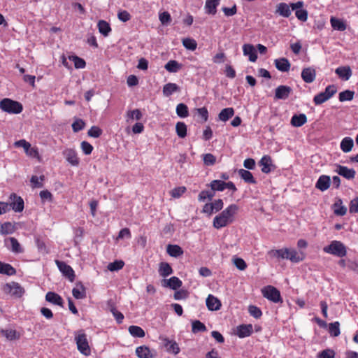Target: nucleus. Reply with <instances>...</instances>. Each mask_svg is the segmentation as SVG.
I'll list each match as a JSON object with an SVG mask.
<instances>
[{
	"label": "nucleus",
	"instance_id": "obj_1",
	"mask_svg": "<svg viewBox=\"0 0 358 358\" xmlns=\"http://www.w3.org/2000/svg\"><path fill=\"white\" fill-rule=\"evenodd\" d=\"M239 208L236 204L232 203L225 208L213 219V226L216 229L225 227L235 221Z\"/></svg>",
	"mask_w": 358,
	"mask_h": 358
},
{
	"label": "nucleus",
	"instance_id": "obj_2",
	"mask_svg": "<svg viewBox=\"0 0 358 358\" xmlns=\"http://www.w3.org/2000/svg\"><path fill=\"white\" fill-rule=\"evenodd\" d=\"M0 109L10 114H19L23 110L21 103L8 98H4L0 101Z\"/></svg>",
	"mask_w": 358,
	"mask_h": 358
},
{
	"label": "nucleus",
	"instance_id": "obj_3",
	"mask_svg": "<svg viewBox=\"0 0 358 358\" xmlns=\"http://www.w3.org/2000/svg\"><path fill=\"white\" fill-rule=\"evenodd\" d=\"M75 341L77 345V348L81 354L85 356L90 355L91 350L87 338V335L83 330L76 333Z\"/></svg>",
	"mask_w": 358,
	"mask_h": 358
},
{
	"label": "nucleus",
	"instance_id": "obj_4",
	"mask_svg": "<svg viewBox=\"0 0 358 358\" xmlns=\"http://www.w3.org/2000/svg\"><path fill=\"white\" fill-rule=\"evenodd\" d=\"M207 186L210 188L214 194L216 192H222L226 189L231 191L232 193L237 191L236 187L231 181L224 182L222 180H213Z\"/></svg>",
	"mask_w": 358,
	"mask_h": 358
},
{
	"label": "nucleus",
	"instance_id": "obj_5",
	"mask_svg": "<svg viewBox=\"0 0 358 358\" xmlns=\"http://www.w3.org/2000/svg\"><path fill=\"white\" fill-rule=\"evenodd\" d=\"M2 289L5 294L16 299L21 298L25 293L24 287L14 281L5 284Z\"/></svg>",
	"mask_w": 358,
	"mask_h": 358
},
{
	"label": "nucleus",
	"instance_id": "obj_6",
	"mask_svg": "<svg viewBox=\"0 0 358 358\" xmlns=\"http://www.w3.org/2000/svg\"><path fill=\"white\" fill-rule=\"evenodd\" d=\"M324 252L339 257H345L347 254L346 248L343 243L338 241H333L323 248Z\"/></svg>",
	"mask_w": 358,
	"mask_h": 358
},
{
	"label": "nucleus",
	"instance_id": "obj_7",
	"mask_svg": "<svg viewBox=\"0 0 358 358\" xmlns=\"http://www.w3.org/2000/svg\"><path fill=\"white\" fill-rule=\"evenodd\" d=\"M261 292L264 298L273 303H282L280 291L273 286H265L262 289Z\"/></svg>",
	"mask_w": 358,
	"mask_h": 358
},
{
	"label": "nucleus",
	"instance_id": "obj_8",
	"mask_svg": "<svg viewBox=\"0 0 358 358\" xmlns=\"http://www.w3.org/2000/svg\"><path fill=\"white\" fill-rule=\"evenodd\" d=\"M336 92L337 87L334 85H328L324 92L314 96L313 102L315 105H320L331 98Z\"/></svg>",
	"mask_w": 358,
	"mask_h": 358
},
{
	"label": "nucleus",
	"instance_id": "obj_9",
	"mask_svg": "<svg viewBox=\"0 0 358 358\" xmlns=\"http://www.w3.org/2000/svg\"><path fill=\"white\" fill-rule=\"evenodd\" d=\"M17 148H23L26 155L30 157L40 160V155L36 147H31V144L24 139H21L14 143Z\"/></svg>",
	"mask_w": 358,
	"mask_h": 358
},
{
	"label": "nucleus",
	"instance_id": "obj_10",
	"mask_svg": "<svg viewBox=\"0 0 358 358\" xmlns=\"http://www.w3.org/2000/svg\"><path fill=\"white\" fill-rule=\"evenodd\" d=\"M10 203L9 208L10 207L15 212L21 213L24 210V200L22 198L15 193H12L9 196Z\"/></svg>",
	"mask_w": 358,
	"mask_h": 358
},
{
	"label": "nucleus",
	"instance_id": "obj_11",
	"mask_svg": "<svg viewBox=\"0 0 358 358\" xmlns=\"http://www.w3.org/2000/svg\"><path fill=\"white\" fill-rule=\"evenodd\" d=\"M303 2L301 1L291 3L292 10H295L296 17L301 22H306L308 20V11L303 8Z\"/></svg>",
	"mask_w": 358,
	"mask_h": 358
},
{
	"label": "nucleus",
	"instance_id": "obj_12",
	"mask_svg": "<svg viewBox=\"0 0 358 358\" xmlns=\"http://www.w3.org/2000/svg\"><path fill=\"white\" fill-rule=\"evenodd\" d=\"M55 263L59 270L65 275L71 282L75 280V273L73 268L64 262L56 260Z\"/></svg>",
	"mask_w": 358,
	"mask_h": 358
},
{
	"label": "nucleus",
	"instance_id": "obj_13",
	"mask_svg": "<svg viewBox=\"0 0 358 358\" xmlns=\"http://www.w3.org/2000/svg\"><path fill=\"white\" fill-rule=\"evenodd\" d=\"M63 155L66 160L73 166H78L80 163L79 158L76 150L73 148H66L63 151Z\"/></svg>",
	"mask_w": 358,
	"mask_h": 358
},
{
	"label": "nucleus",
	"instance_id": "obj_14",
	"mask_svg": "<svg viewBox=\"0 0 358 358\" xmlns=\"http://www.w3.org/2000/svg\"><path fill=\"white\" fill-rule=\"evenodd\" d=\"M259 164L261 166V171L264 173H268L275 169V165L273 164L272 159L269 155L263 156Z\"/></svg>",
	"mask_w": 358,
	"mask_h": 358
},
{
	"label": "nucleus",
	"instance_id": "obj_15",
	"mask_svg": "<svg viewBox=\"0 0 358 358\" xmlns=\"http://www.w3.org/2000/svg\"><path fill=\"white\" fill-rule=\"evenodd\" d=\"M306 254L303 252H298L293 248H287V259L292 263H299L304 260Z\"/></svg>",
	"mask_w": 358,
	"mask_h": 358
},
{
	"label": "nucleus",
	"instance_id": "obj_16",
	"mask_svg": "<svg viewBox=\"0 0 358 358\" xmlns=\"http://www.w3.org/2000/svg\"><path fill=\"white\" fill-rule=\"evenodd\" d=\"M336 169L335 171L340 176L344 177L348 180H351L355 178L356 175V171L353 169H349L347 166L336 164Z\"/></svg>",
	"mask_w": 358,
	"mask_h": 358
},
{
	"label": "nucleus",
	"instance_id": "obj_17",
	"mask_svg": "<svg viewBox=\"0 0 358 358\" xmlns=\"http://www.w3.org/2000/svg\"><path fill=\"white\" fill-rule=\"evenodd\" d=\"M161 340L168 352L174 355H178L180 352V348L175 341L170 340L168 338H162Z\"/></svg>",
	"mask_w": 358,
	"mask_h": 358
},
{
	"label": "nucleus",
	"instance_id": "obj_18",
	"mask_svg": "<svg viewBox=\"0 0 358 358\" xmlns=\"http://www.w3.org/2000/svg\"><path fill=\"white\" fill-rule=\"evenodd\" d=\"M206 304L208 309L211 311L218 310L222 306L220 300L213 294L208 296L206 300Z\"/></svg>",
	"mask_w": 358,
	"mask_h": 358
},
{
	"label": "nucleus",
	"instance_id": "obj_19",
	"mask_svg": "<svg viewBox=\"0 0 358 358\" xmlns=\"http://www.w3.org/2000/svg\"><path fill=\"white\" fill-rule=\"evenodd\" d=\"M291 3H280L276 6L275 13L283 17H289L292 14Z\"/></svg>",
	"mask_w": 358,
	"mask_h": 358
},
{
	"label": "nucleus",
	"instance_id": "obj_20",
	"mask_svg": "<svg viewBox=\"0 0 358 358\" xmlns=\"http://www.w3.org/2000/svg\"><path fill=\"white\" fill-rule=\"evenodd\" d=\"M243 52L245 56L248 57V59L255 62L257 59V53L255 46L252 44H244L243 45Z\"/></svg>",
	"mask_w": 358,
	"mask_h": 358
},
{
	"label": "nucleus",
	"instance_id": "obj_21",
	"mask_svg": "<svg viewBox=\"0 0 358 358\" xmlns=\"http://www.w3.org/2000/svg\"><path fill=\"white\" fill-rule=\"evenodd\" d=\"M136 354L138 358H155V352L148 346L141 345L136 349Z\"/></svg>",
	"mask_w": 358,
	"mask_h": 358
},
{
	"label": "nucleus",
	"instance_id": "obj_22",
	"mask_svg": "<svg viewBox=\"0 0 358 358\" xmlns=\"http://www.w3.org/2000/svg\"><path fill=\"white\" fill-rule=\"evenodd\" d=\"M292 92V88L287 85H280L275 91V97L277 99H286Z\"/></svg>",
	"mask_w": 358,
	"mask_h": 358
},
{
	"label": "nucleus",
	"instance_id": "obj_23",
	"mask_svg": "<svg viewBox=\"0 0 358 358\" xmlns=\"http://www.w3.org/2000/svg\"><path fill=\"white\" fill-rule=\"evenodd\" d=\"M316 77L315 69L311 67L305 68L302 70L301 78L306 83H313Z\"/></svg>",
	"mask_w": 358,
	"mask_h": 358
},
{
	"label": "nucleus",
	"instance_id": "obj_24",
	"mask_svg": "<svg viewBox=\"0 0 358 358\" xmlns=\"http://www.w3.org/2000/svg\"><path fill=\"white\" fill-rule=\"evenodd\" d=\"M182 285V281L176 276H173L169 279L164 280L162 281V286L169 287L172 289L176 290L180 288Z\"/></svg>",
	"mask_w": 358,
	"mask_h": 358
},
{
	"label": "nucleus",
	"instance_id": "obj_25",
	"mask_svg": "<svg viewBox=\"0 0 358 358\" xmlns=\"http://www.w3.org/2000/svg\"><path fill=\"white\" fill-rule=\"evenodd\" d=\"M331 178L329 176L322 175L319 177L315 187L322 192L326 191L330 187Z\"/></svg>",
	"mask_w": 358,
	"mask_h": 358
},
{
	"label": "nucleus",
	"instance_id": "obj_26",
	"mask_svg": "<svg viewBox=\"0 0 358 358\" xmlns=\"http://www.w3.org/2000/svg\"><path fill=\"white\" fill-rule=\"evenodd\" d=\"M7 242H9L10 243V247L9 248V250L15 254H20L24 252L23 248L21 246L20 243L15 238L10 237L5 241L6 245L7 244Z\"/></svg>",
	"mask_w": 358,
	"mask_h": 358
},
{
	"label": "nucleus",
	"instance_id": "obj_27",
	"mask_svg": "<svg viewBox=\"0 0 358 358\" xmlns=\"http://www.w3.org/2000/svg\"><path fill=\"white\" fill-rule=\"evenodd\" d=\"M45 300L54 305H57L61 307L63 306V299L55 292H48L45 295Z\"/></svg>",
	"mask_w": 358,
	"mask_h": 358
},
{
	"label": "nucleus",
	"instance_id": "obj_28",
	"mask_svg": "<svg viewBox=\"0 0 358 358\" xmlns=\"http://www.w3.org/2000/svg\"><path fill=\"white\" fill-rule=\"evenodd\" d=\"M252 333V324H241L236 328V335L239 338H245L251 335Z\"/></svg>",
	"mask_w": 358,
	"mask_h": 358
},
{
	"label": "nucleus",
	"instance_id": "obj_29",
	"mask_svg": "<svg viewBox=\"0 0 358 358\" xmlns=\"http://www.w3.org/2000/svg\"><path fill=\"white\" fill-rule=\"evenodd\" d=\"M220 0H206L205 3V11L208 15H215L217 13V8L220 5Z\"/></svg>",
	"mask_w": 358,
	"mask_h": 358
},
{
	"label": "nucleus",
	"instance_id": "obj_30",
	"mask_svg": "<svg viewBox=\"0 0 358 358\" xmlns=\"http://www.w3.org/2000/svg\"><path fill=\"white\" fill-rule=\"evenodd\" d=\"M0 333L8 341L18 340L21 337V334L13 329H1Z\"/></svg>",
	"mask_w": 358,
	"mask_h": 358
},
{
	"label": "nucleus",
	"instance_id": "obj_31",
	"mask_svg": "<svg viewBox=\"0 0 358 358\" xmlns=\"http://www.w3.org/2000/svg\"><path fill=\"white\" fill-rule=\"evenodd\" d=\"M307 122V117L305 114L301 113L299 115H294L292 118L290 123L293 127H300Z\"/></svg>",
	"mask_w": 358,
	"mask_h": 358
},
{
	"label": "nucleus",
	"instance_id": "obj_32",
	"mask_svg": "<svg viewBox=\"0 0 358 358\" xmlns=\"http://www.w3.org/2000/svg\"><path fill=\"white\" fill-rule=\"evenodd\" d=\"M166 252L171 257L177 258L183 255V250L178 245L169 244L166 247Z\"/></svg>",
	"mask_w": 358,
	"mask_h": 358
},
{
	"label": "nucleus",
	"instance_id": "obj_33",
	"mask_svg": "<svg viewBox=\"0 0 358 358\" xmlns=\"http://www.w3.org/2000/svg\"><path fill=\"white\" fill-rule=\"evenodd\" d=\"M274 63L276 69L282 72H287L290 69V63L287 59H277Z\"/></svg>",
	"mask_w": 358,
	"mask_h": 358
},
{
	"label": "nucleus",
	"instance_id": "obj_34",
	"mask_svg": "<svg viewBox=\"0 0 358 358\" xmlns=\"http://www.w3.org/2000/svg\"><path fill=\"white\" fill-rule=\"evenodd\" d=\"M336 73L344 80H348L352 76V71L350 66H340L336 71Z\"/></svg>",
	"mask_w": 358,
	"mask_h": 358
},
{
	"label": "nucleus",
	"instance_id": "obj_35",
	"mask_svg": "<svg viewBox=\"0 0 358 358\" xmlns=\"http://www.w3.org/2000/svg\"><path fill=\"white\" fill-rule=\"evenodd\" d=\"M287 248H285L278 250H271L270 251L268 252V255H269L271 258L284 259H287Z\"/></svg>",
	"mask_w": 358,
	"mask_h": 358
},
{
	"label": "nucleus",
	"instance_id": "obj_36",
	"mask_svg": "<svg viewBox=\"0 0 358 358\" xmlns=\"http://www.w3.org/2000/svg\"><path fill=\"white\" fill-rule=\"evenodd\" d=\"M353 146L354 141L351 137L343 138L340 144V148L341 150L345 153L350 152Z\"/></svg>",
	"mask_w": 358,
	"mask_h": 358
},
{
	"label": "nucleus",
	"instance_id": "obj_37",
	"mask_svg": "<svg viewBox=\"0 0 358 358\" xmlns=\"http://www.w3.org/2000/svg\"><path fill=\"white\" fill-rule=\"evenodd\" d=\"M180 87L176 83H169L166 84L163 87V94L168 97L171 96L172 94L179 92Z\"/></svg>",
	"mask_w": 358,
	"mask_h": 358
},
{
	"label": "nucleus",
	"instance_id": "obj_38",
	"mask_svg": "<svg viewBox=\"0 0 358 358\" xmlns=\"http://www.w3.org/2000/svg\"><path fill=\"white\" fill-rule=\"evenodd\" d=\"M333 210L335 215L339 216H343L347 213V208L343 205L341 199H338L336 202L333 205Z\"/></svg>",
	"mask_w": 358,
	"mask_h": 358
},
{
	"label": "nucleus",
	"instance_id": "obj_39",
	"mask_svg": "<svg viewBox=\"0 0 358 358\" xmlns=\"http://www.w3.org/2000/svg\"><path fill=\"white\" fill-rule=\"evenodd\" d=\"M330 23L332 28L338 31H344L346 29V24L343 20L331 17L330 19Z\"/></svg>",
	"mask_w": 358,
	"mask_h": 358
},
{
	"label": "nucleus",
	"instance_id": "obj_40",
	"mask_svg": "<svg viewBox=\"0 0 358 358\" xmlns=\"http://www.w3.org/2000/svg\"><path fill=\"white\" fill-rule=\"evenodd\" d=\"M99 31L105 37L108 36L111 31V28L106 21L99 20L97 24Z\"/></svg>",
	"mask_w": 358,
	"mask_h": 358
},
{
	"label": "nucleus",
	"instance_id": "obj_41",
	"mask_svg": "<svg viewBox=\"0 0 358 358\" xmlns=\"http://www.w3.org/2000/svg\"><path fill=\"white\" fill-rule=\"evenodd\" d=\"M0 273L7 275H14L16 270L10 264L0 262Z\"/></svg>",
	"mask_w": 358,
	"mask_h": 358
},
{
	"label": "nucleus",
	"instance_id": "obj_42",
	"mask_svg": "<svg viewBox=\"0 0 358 358\" xmlns=\"http://www.w3.org/2000/svg\"><path fill=\"white\" fill-rule=\"evenodd\" d=\"M173 272V268L169 265V264L166 262H162L159 264V273L162 277H167L172 274Z\"/></svg>",
	"mask_w": 358,
	"mask_h": 358
},
{
	"label": "nucleus",
	"instance_id": "obj_43",
	"mask_svg": "<svg viewBox=\"0 0 358 358\" xmlns=\"http://www.w3.org/2000/svg\"><path fill=\"white\" fill-rule=\"evenodd\" d=\"M72 294L76 299H83L86 296V290L83 285H77L72 290Z\"/></svg>",
	"mask_w": 358,
	"mask_h": 358
},
{
	"label": "nucleus",
	"instance_id": "obj_44",
	"mask_svg": "<svg viewBox=\"0 0 358 358\" xmlns=\"http://www.w3.org/2000/svg\"><path fill=\"white\" fill-rule=\"evenodd\" d=\"M234 115V110L233 108H226L220 111L218 115L220 120L227 122L229 118Z\"/></svg>",
	"mask_w": 358,
	"mask_h": 358
},
{
	"label": "nucleus",
	"instance_id": "obj_45",
	"mask_svg": "<svg viewBox=\"0 0 358 358\" xmlns=\"http://www.w3.org/2000/svg\"><path fill=\"white\" fill-rule=\"evenodd\" d=\"M238 174L241 178L246 182L250 184H255L256 180L254 178L252 174L249 171L245 169H240L238 171Z\"/></svg>",
	"mask_w": 358,
	"mask_h": 358
},
{
	"label": "nucleus",
	"instance_id": "obj_46",
	"mask_svg": "<svg viewBox=\"0 0 358 358\" xmlns=\"http://www.w3.org/2000/svg\"><path fill=\"white\" fill-rule=\"evenodd\" d=\"M165 69L171 73H176L182 68V64L176 60L169 61L164 66Z\"/></svg>",
	"mask_w": 358,
	"mask_h": 358
},
{
	"label": "nucleus",
	"instance_id": "obj_47",
	"mask_svg": "<svg viewBox=\"0 0 358 358\" xmlns=\"http://www.w3.org/2000/svg\"><path fill=\"white\" fill-rule=\"evenodd\" d=\"M15 231V225L10 222H6L1 224L0 234L1 235L11 234Z\"/></svg>",
	"mask_w": 358,
	"mask_h": 358
},
{
	"label": "nucleus",
	"instance_id": "obj_48",
	"mask_svg": "<svg viewBox=\"0 0 358 358\" xmlns=\"http://www.w3.org/2000/svg\"><path fill=\"white\" fill-rule=\"evenodd\" d=\"M129 332L132 336L136 338H143L145 335L144 330L141 327L135 325L129 327Z\"/></svg>",
	"mask_w": 358,
	"mask_h": 358
},
{
	"label": "nucleus",
	"instance_id": "obj_49",
	"mask_svg": "<svg viewBox=\"0 0 358 358\" xmlns=\"http://www.w3.org/2000/svg\"><path fill=\"white\" fill-rule=\"evenodd\" d=\"M68 59L73 62L76 69H84L86 66L85 61L76 55H69Z\"/></svg>",
	"mask_w": 358,
	"mask_h": 358
},
{
	"label": "nucleus",
	"instance_id": "obj_50",
	"mask_svg": "<svg viewBox=\"0 0 358 358\" xmlns=\"http://www.w3.org/2000/svg\"><path fill=\"white\" fill-rule=\"evenodd\" d=\"M187 125L182 122H178L176 125V131L178 137L184 138L187 136Z\"/></svg>",
	"mask_w": 358,
	"mask_h": 358
},
{
	"label": "nucleus",
	"instance_id": "obj_51",
	"mask_svg": "<svg viewBox=\"0 0 358 358\" xmlns=\"http://www.w3.org/2000/svg\"><path fill=\"white\" fill-rule=\"evenodd\" d=\"M355 92L346 90L339 93L338 99L341 102L351 101L353 99Z\"/></svg>",
	"mask_w": 358,
	"mask_h": 358
},
{
	"label": "nucleus",
	"instance_id": "obj_52",
	"mask_svg": "<svg viewBox=\"0 0 358 358\" xmlns=\"http://www.w3.org/2000/svg\"><path fill=\"white\" fill-rule=\"evenodd\" d=\"M142 113L139 109L128 110L126 114L127 122H129L131 120L133 119L139 120L142 118Z\"/></svg>",
	"mask_w": 358,
	"mask_h": 358
},
{
	"label": "nucleus",
	"instance_id": "obj_53",
	"mask_svg": "<svg viewBox=\"0 0 358 358\" xmlns=\"http://www.w3.org/2000/svg\"><path fill=\"white\" fill-rule=\"evenodd\" d=\"M182 42L184 47L189 50L194 51L196 49L197 43L193 38H185L182 39Z\"/></svg>",
	"mask_w": 358,
	"mask_h": 358
},
{
	"label": "nucleus",
	"instance_id": "obj_54",
	"mask_svg": "<svg viewBox=\"0 0 358 358\" xmlns=\"http://www.w3.org/2000/svg\"><path fill=\"white\" fill-rule=\"evenodd\" d=\"M176 114L182 118L187 117L189 115L187 106L185 103H179L176 106Z\"/></svg>",
	"mask_w": 358,
	"mask_h": 358
},
{
	"label": "nucleus",
	"instance_id": "obj_55",
	"mask_svg": "<svg viewBox=\"0 0 358 358\" xmlns=\"http://www.w3.org/2000/svg\"><path fill=\"white\" fill-rule=\"evenodd\" d=\"M206 327L203 323L200 322L199 320H194L192 323V331L193 333L196 334L198 332H204L206 331Z\"/></svg>",
	"mask_w": 358,
	"mask_h": 358
},
{
	"label": "nucleus",
	"instance_id": "obj_56",
	"mask_svg": "<svg viewBox=\"0 0 358 358\" xmlns=\"http://www.w3.org/2000/svg\"><path fill=\"white\" fill-rule=\"evenodd\" d=\"M215 196L214 193L213 191L210 190H203L201 191L199 196H198V200L200 202L205 201L206 199L212 200V199Z\"/></svg>",
	"mask_w": 358,
	"mask_h": 358
},
{
	"label": "nucleus",
	"instance_id": "obj_57",
	"mask_svg": "<svg viewBox=\"0 0 358 358\" xmlns=\"http://www.w3.org/2000/svg\"><path fill=\"white\" fill-rule=\"evenodd\" d=\"M329 332L332 336H338L340 335V324L338 322H334L329 324Z\"/></svg>",
	"mask_w": 358,
	"mask_h": 358
},
{
	"label": "nucleus",
	"instance_id": "obj_58",
	"mask_svg": "<svg viewBox=\"0 0 358 358\" xmlns=\"http://www.w3.org/2000/svg\"><path fill=\"white\" fill-rule=\"evenodd\" d=\"M124 262L122 260H116L113 262L109 263L107 266V268L110 271H119L123 268Z\"/></svg>",
	"mask_w": 358,
	"mask_h": 358
},
{
	"label": "nucleus",
	"instance_id": "obj_59",
	"mask_svg": "<svg viewBox=\"0 0 358 358\" xmlns=\"http://www.w3.org/2000/svg\"><path fill=\"white\" fill-rule=\"evenodd\" d=\"M233 264L240 271H244L247 268L245 260L241 257H234L232 259Z\"/></svg>",
	"mask_w": 358,
	"mask_h": 358
},
{
	"label": "nucleus",
	"instance_id": "obj_60",
	"mask_svg": "<svg viewBox=\"0 0 358 358\" xmlns=\"http://www.w3.org/2000/svg\"><path fill=\"white\" fill-rule=\"evenodd\" d=\"M186 190L187 189L184 186L177 187L170 192V195L174 199H178L180 198L186 192Z\"/></svg>",
	"mask_w": 358,
	"mask_h": 358
},
{
	"label": "nucleus",
	"instance_id": "obj_61",
	"mask_svg": "<svg viewBox=\"0 0 358 358\" xmlns=\"http://www.w3.org/2000/svg\"><path fill=\"white\" fill-rule=\"evenodd\" d=\"M44 180V176H41L38 177L36 176H33L31 178L30 182L31 183L32 187H43V181Z\"/></svg>",
	"mask_w": 358,
	"mask_h": 358
},
{
	"label": "nucleus",
	"instance_id": "obj_62",
	"mask_svg": "<svg viewBox=\"0 0 358 358\" xmlns=\"http://www.w3.org/2000/svg\"><path fill=\"white\" fill-rule=\"evenodd\" d=\"M203 163L206 166H213L216 162V157L210 153L203 155Z\"/></svg>",
	"mask_w": 358,
	"mask_h": 358
},
{
	"label": "nucleus",
	"instance_id": "obj_63",
	"mask_svg": "<svg viewBox=\"0 0 358 358\" xmlns=\"http://www.w3.org/2000/svg\"><path fill=\"white\" fill-rule=\"evenodd\" d=\"M248 312L250 315L257 319L259 318L262 315V312L260 308L252 305L248 307Z\"/></svg>",
	"mask_w": 358,
	"mask_h": 358
},
{
	"label": "nucleus",
	"instance_id": "obj_64",
	"mask_svg": "<svg viewBox=\"0 0 358 358\" xmlns=\"http://www.w3.org/2000/svg\"><path fill=\"white\" fill-rule=\"evenodd\" d=\"M334 357H335V352L334 350H330V349L324 350L317 355V358H334Z\"/></svg>",
	"mask_w": 358,
	"mask_h": 358
}]
</instances>
